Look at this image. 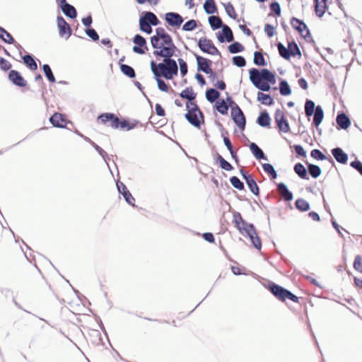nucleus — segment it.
I'll list each match as a JSON object with an SVG mask.
<instances>
[{
  "mask_svg": "<svg viewBox=\"0 0 362 362\" xmlns=\"http://www.w3.org/2000/svg\"><path fill=\"white\" fill-rule=\"evenodd\" d=\"M155 31V35L151 37L153 54L156 57L172 58L178 51L172 37L163 28H157Z\"/></svg>",
  "mask_w": 362,
  "mask_h": 362,
  "instance_id": "nucleus-1",
  "label": "nucleus"
},
{
  "mask_svg": "<svg viewBox=\"0 0 362 362\" xmlns=\"http://www.w3.org/2000/svg\"><path fill=\"white\" fill-rule=\"evenodd\" d=\"M150 65L154 76L172 80L177 76L178 67L177 62L171 58L163 59V62L158 64L151 61Z\"/></svg>",
  "mask_w": 362,
  "mask_h": 362,
  "instance_id": "nucleus-2",
  "label": "nucleus"
},
{
  "mask_svg": "<svg viewBox=\"0 0 362 362\" xmlns=\"http://www.w3.org/2000/svg\"><path fill=\"white\" fill-rule=\"evenodd\" d=\"M250 79L256 88L263 91H269L270 84L276 83L275 74L267 69L261 71L254 68L250 69Z\"/></svg>",
  "mask_w": 362,
  "mask_h": 362,
  "instance_id": "nucleus-3",
  "label": "nucleus"
},
{
  "mask_svg": "<svg viewBox=\"0 0 362 362\" xmlns=\"http://www.w3.org/2000/svg\"><path fill=\"white\" fill-rule=\"evenodd\" d=\"M186 109L187 110L185 115L186 119L194 127L200 128L201 125L204 123V117L197 104L191 102L187 103Z\"/></svg>",
  "mask_w": 362,
  "mask_h": 362,
  "instance_id": "nucleus-4",
  "label": "nucleus"
},
{
  "mask_svg": "<svg viewBox=\"0 0 362 362\" xmlns=\"http://www.w3.org/2000/svg\"><path fill=\"white\" fill-rule=\"evenodd\" d=\"M160 23L156 16L152 12H146L139 19L140 30L148 34L151 33V25H157Z\"/></svg>",
  "mask_w": 362,
  "mask_h": 362,
  "instance_id": "nucleus-5",
  "label": "nucleus"
},
{
  "mask_svg": "<svg viewBox=\"0 0 362 362\" xmlns=\"http://www.w3.org/2000/svg\"><path fill=\"white\" fill-rule=\"evenodd\" d=\"M119 117L113 113H103L97 118V122L112 129H117Z\"/></svg>",
  "mask_w": 362,
  "mask_h": 362,
  "instance_id": "nucleus-6",
  "label": "nucleus"
},
{
  "mask_svg": "<svg viewBox=\"0 0 362 362\" xmlns=\"http://www.w3.org/2000/svg\"><path fill=\"white\" fill-rule=\"evenodd\" d=\"M198 47L199 49L211 55H219L220 52L217 47L214 45L213 42L206 37H202L199 39L198 42Z\"/></svg>",
  "mask_w": 362,
  "mask_h": 362,
  "instance_id": "nucleus-7",
  "label": "nucleus"
},
{
  "mask_svg": "<svg viewBox=\"0 0 362 362\" xmlns=\"http://www.w3.org/2000/svg\"><path fill=\"white\" fill-rule=\"evenodd\" d=\"M274 119L279 130L284 133L290 132V126L288 122L284 115V112L281 110H276L274 114Z\"/></svg>",
  "mask_w": 362,
  "mask_h": 362,
  "instance_id": "nucleus-8",
  "label": "nucleus"
},
{
  "mask_svg": "<svg viewBox=\"0 0 362 362\" xmlns=\"http://www.w3.org/2000/svg\"><path fill=\"white\" fill-rule=\"evenodd\" d=\"M291 25L292 28L297 30L301 37L303 38L310 37V31L306 24L301 20L297 18H292L291 20Z\"/></svg>",
  "mask_w": 362,
  "mask_h": 362,
  "instance_id": "nucleus-9",
  "label": "nucleus"
},
{
  "mask_svg": "<svg viewBox=\"0 0 362 362\" xmlns=\"http://www.w3.org/2000/svg\"><path fill=\"white\" fill-rule=\"evenodd\" d=\"M231 117L237 126L243 130L245 127V117L241 109L236 104L231 109Z\"/></svg>",
  "mask_w": 362,
  "mask_h": 362,
  "instance_id": "nucleus-10",
  "label": "nucleus"
},
{
  "mask_svg": "<svg viewBox=\"0 0 362 362\" xmlns=\"http://www.w3.org/2000/svg\"><path fill=\"white\" fill-rule=\"evenodd\" d=\"M198 69L206 74H210V77L216 78V74L211 68V60L201 56L196 57Z\"/></svg>",
  "mask_w": 362,
  "mask_h": 362,
  "instance_id": "nucleus-11",
  "label": "nucleus"
},
{
  "mask_svg": "<svg viewBox=\"0 0 362 362\" xmlns=\"http://www.w3.org/2000/svg\"><path fill=\"white\" fill-rule=\"evenodd\" d=\"M242 234L247 233L253 246L260 250L262 247L261 240L257 235L255 228H238Z\"/></svg>",
  "mask_w": 362,
  "mask_h": 362,
  "instance_id": "nucleus-12",
  "label": "nucleus"
},
{
  "mask_svg": "<svg viewBox=\"0 0 362 362\" xmlns=\"http://www.w3.org/2000/svg\"><path fill=\"white\" fill-rule=\"evenodd\" d=\"M135 45L133 47V51L139 54H144L148 50L146 41L144 37L140 35H136L133 39Z\"/></svg>",
  "mask_w": 362,
  "mask_h": 362,
  "instance_id": "nucleus-13",
  "label": "nucleus"
},
{
  "mask_svg": "<svg viewBox=\"0 0 362 362\" xmlns=\"http://www.w3.org/2000/svg\"><path fill=\"white\" fill-rule=\"evenodd\" d=\"M49 122L55 127L64 128L66 127L68 119L64 115L55 112L50 117Z\"/></svg>",
  "mask_w": 362,
  "mask_h": 362,
  "instance_id": "nucleus-14",
  "label": "nucleus"
},
{
  "mask_svg": "<svg viewBox=\"0 0 362 362\" xmlns=\"http://www.w3.org/2000/svg\"><path fill=\"white\" fill-rule=\"evenodd\" d=\"M8 79L14 85L19 87H25L27 85L26 80L21 76V74L16 70H11L8 74Z\"/></svg>",
  "mask_w": 362,
  "mask_h": 362,
  "instance_id": "nucleus-15",
  "label": "nucleus"
},
{
  "mask_svg": "<svg viewBox=\"0 0 362 362\" xmlns=\"http://www.w3.org/2000/svg\"><path fill=\"white\" fill-rule=\"evenodd\" d=\"M57 26L61 36H66L69 37L71 35V30L70 25L62 16L57 17Z\"/></svg>",
  "mask_w": 362,
  "mask_h": 362,
  "instance_id": "nucleus-16",
  "label": "nucleus"
},
{
  "mask_svg": "<svg viewBox=\"0 0 362 362\" xmlns=\"http://www.w3.org/2000/svg\"><path fill=\"white\" fill-rule=\"evenodd\" d=\"M117 189L119 192V193H121L123 195L126 202L129 204H130L132 206H134L135 199L133 197L132 194L129 192V191L127 188L126 185L121 182H118L117 183Z\"/></svg>",
  "mask_w": 362,
  "mask_h": 362,
  "instance_id": "nucleus-17",
  "label": "nucleus"
},
{
  "mask_svg": "<svg viewBox=\"0 0 362 362\" xmlns=\"http://www.w3.org/2000/svg\"><path fill=\"white\" fill-rule=\"evenodd\" d=\"M314 10L317 16L322 17L328 9V0H313Z\"/></svg>",
  "mask_w": 362,
  "mask_h": 362,
  "instance_id": "nucleus-18",
  "label": "nucleus"
},
{
  "mask_svg": "<svg viewBox=\"0 0 362 362\" xmlns=\"http://www.w3.org/2000/svg\"><path fill=\"white\" fill-rule=\"evenodd\" d=\"M286 288L284 287L279 286L274 283H272L269 284V291L271 293L278 299L281 301L285 300L286 296Z\"/></svg>",
  "mask_w": 362,
  "mask_h": 362,
  "instance_id": "nucleus-19",
  "label": "nucleus"
},
{
  "mask_svg": "<svg viewBox=\"0 0 362 362\" xmlns=\"http://www.w3.org/2000/svg\"><path fill=\"white\" fill-rule=\"evenodd\" d=\"M286 288L284 287L279 286L274 283H272L269 284V291L271 293L278 299L281 301L285 300L286 296Z\"/></svg>",
  "mask_w": 362,
  "mask_h": 362,
  "instance_id": "nucleus-20",
  "label": "nucleus"
},
{
  "mask_svg": "<svg viewBox=\"0 0 362 362\" xmlns=\"http://www.w3.org/2000/svg\"><path fill=\"white\" fill-rule=\"evenodd\" d=\"M241 173L248 186L250 191L255 195L259 194V187L255 182V180L253 179L252 175H249L247 173L241 170Z\"/></svg>",
  "mask_w": 362,
  "mask_h": 362,
  "instance_id": "nucleus-21",
  "label": "nucleus"
},
{
  "mask_svg": "<svg viewBox=\"0 0 362 362\" xmlns=\"http://www.w3.org/2000/svg\"><path fill=\"white\" fill-rule=\"evenodd\" d=\"M165 21L172 26L179 27L183 22L180 15L176 13H168L165 14Z\"/></svg>",
  "mask_w": 362,
  "mask_h": 362,
  "instance_id": "nucleus-22",
  "label": "nucleus"
},
{
  "mask_svg": "<svg viewBox=\"0 0 362 362\" xmlns=\"http://www.w3.org/2000/svg\"><path fill=\"white\" fill-rule=\"evenodd\" d=\"M179 95L184 99H187V103H197L195 99L197 98V93L194 92L193 88L192 86L185 88L182 92L179 94Z\"/></svg>",
  "mask_w": 362,
  "mask_h": 362,
  "instance_id": "nucleus-23",
  "label": "nucleus"
},
{
  "mask_svg": "<svg viewBox=\"0 0 362 362\" xmlns=\"http://www.w3.org/2000/svg\"><path fill=\"white\" fill-rule=\"evenodd\" d=\"M332 153L336 160L340 163L345 164L348 160V156L340 148H335L332 150Z\"/></svg>",
  "mask_w": 362,
  "mask_h": 362,
  "instance_id": "nucleus-24",
  "label": "nucleus"
},
{
  "mask_svg": "<svg viewBox=\"0 0 362 362\" xmlns=\"http://www.w3.org/2000/svg\"><path fill=\"white\" fill-rule=\"evenodd\" d=\"M277 191L285 201H291L293 199V194L287 189L285 184L279 183L277 186Z\"/></svg>",
  "mask_w": 362,
  "mask_h": 362,
  "instance_id": "nucleus-25",
  "label": "nucleus"
},
{
  "mask_svg": "<svg viewBox=\"0 0 362 362\" xmlns=\"http://www.w3.org/2000/svg\"><path fill=\"white\" fill-rule=\"evenodd\" d=\"M60 6L62 8V11L66 16L71 18H76V11L73 6L70 5L69 4L66 3V1H65V4H60Z\"/></svg>",
  "mask_w": 362,
  "mask_h": 362,
  "instance_id": "nucleus-26",
  "label": "nucleus"
},
{
  "mask_svg": "<svg viewBox=\"0 0 362 362\" xmlns=\"http://www.w3.org/2000/svg\"><path fill=\"white\" fill-rule=\"evenodd\" d=\"M337 124L344 129H346L351 125V121L349 118L344 114L341 113L337 117Z\"/></svg>",
  "mask_w": 362,
  "mask_h": 362,
  "instance_id": "nucleus-27",
  "label": "nucleus"
},
{
  "mask_svg": "<svg viewBox=\"0 0 362 362\" xmlns=\"http://www.w3.org/2000/svg\"><path fill=\"white\" fill-rule=\"evenodd\" d=\"M295 173L302 179L308 180L307 170L303 164L298 163L294 165Z\"/></svg>",
  "mask_w": 362,
  "mask_h": 362,
  "instance_id": "nucleus-28",
  "label": "nucleus"
},
{
  "mask_svg": "<svg viewBox=\"0 0 362 362\" xmlns=\"http://www.w3.org/2000/svg\"><path fill=\"white\" fill-rule=\"evenodd\" d=\"M258 124L262 127H269L271 119L267 112H263L260 114L257 119Z\"/></svg>",
  "mask_w": 362,
  "mask_h": 362,
  "instance_id": "nucleus-29",
  "label": "nucleus"
},
{
  "mask_svg": "<svg viewBox=\"0 0 362 362\" xmlns=\"http://www.w3.org/2000/svg\"><path fill=\"white\" fill-rule=\"evenodd\" d=\"M324 117V112L320 106H317L315 108V112H314V118H313V123L315 125V127H317L320 125V124L322 122Z\"/></svg>",
  "mask_w": 362,
  "mask_h": 362,
  "instance_id": "nucleus-30",
  "label": "nucleus"
},
{
  "mask_svg": "<svg viewBox=\"0 0 362 362\" xmlns=\"http://www.w3.org/2000/svg\"><path fill=\"white\" fill-rule=\"evenodd\" d=\"M23 63L31 70L35 71L37 69V63L33 57L30 54H26L23 57Z\"/></svg>",
  "mask_w": 362,
  "mask_h": 362,
  "instance_id": "nucleus-31",
  "label": "nucleus"
},
{
  "mask_svg": "<svg viewBox=\"0 0 362 362\" xmlns=\"http://www.w3.org/2000/svg\"><path fill=\"white\" fill-rule=\"evenodd\" d=\"M257 100L266 105H272L274 103V100L269 95L262 92L257 93Z\"/></svg>",
  "mask_w": 362,
  "mask_h": 362,
  "instance_id": "nucleus-32",
  "label": "nucleus"
},
{
  "mask_svg": "<svg viewBox=\"0 0 362 362\" xmlns=\"http://www.w3.org/2000/svg\"><path fill=\"white\" fill-rule=\"evenodd\" d=\"M204 8L208 14H213L217 11L214 0H206L204 4Z\"/></svg>",
  "mask_w": 362,
  "mask_h": 362,
  "instance_id": "nucleus-33",
  "label": "nucleus"
},
{
  "mask_svg": "<svg viewBox=\"0 0 362 362\" xmlns=\"http://www.w3.org/2000/svg\"><path fill=\"white\" fill-rule=\"evenodd\" d=\"M216 160L219 163L220 167L226 171L233 170V166L226 160L220 154H217Z\"/></svg>",
  "mask_w": 362,
  "mask_h": 362,
  "instance_id": "nucleus-34",
  "label": "nucleus"
},
{
  "mask_svg": "<svg viewBox=\"0 0 362 362\" xmlns=\"http://www.w3.org/2000/svg\"><path fill=\"white\" fill-rule=\"evenodd\" d=\"M0 38L8 44H13L15 42V40L11 35L1 27H0Z\"/></svg>",
  "mask_w": 362,
  "mask_h": 362,
  "instance_id": "nucleus-35",
  "label": "nucleus"
},
{
  "mask_svg": "<svg viewBox=\"0 0 362 362\" xmlns=\"http://www.w3.org/2000/svg\"><path fill=\"white\" fill-rule=\"evenodd\" d=\"M216 107L218 112L221 115H226L228 110V105L224 100H217L216 103Z\"/></svg>",
  "mask_w": 362,
  "mask_h": 362,
  "instance_id": "nucleus-36",
  "label": "nucleus"
},
{
  "mask_svg": "<svg viewBox=\"0 0 362 362\" xmlns=\"http://www.w3.org/2000/svg\"><path fill=\"white\" fill-rule=\"evenodd\" d=\"M219 95L220 93H218V91L214 88H210L207 90L206 92V98L211 103H213L216 100H217Z\"/></svg>",
  "mask_w": 362,
  "mask_h": 362,
  "instance_id": "nucleus-37",
  "label": "nucleus"
},
{
  "mask_svg": "<svg viewBox=\"0 0 362 362\" xmlns=\"http://www.w3.org/2000/svg\"><path fill=\"white\" fill-rule=\"evenodd\" d=\"M135 127H136V124L129 122V121H127L126 119L120 120L119 119L117 129L120 128L121 129L128 131V130L134 129Z\"/></svg>",
  "mask_w": 362,
  "mask_h": 362,
  "instance_id": "nucleus-38",
  "label": "nucleus"
},
{
  "mask_svg": "<svg viewBox=\"0 0 362 362\" xmlns=\"http://www.w3.org/2000/svg\"><path fill=\"white\" fill-rule=\"evenodd\" d=\"M250 148L253 155L255 156L257 159H261L264 158L263 151L259 148V146L256 144L252 143L250 145Z\"/></svg>",
  "mask_w": 362,
  "mask_h": 362,
  "instance_id": "nucleus-39",
  "label": "nucleus"
},
{
  "mask_svg": "<svg viewBox=\"0 0 362 362\" xmlns=\"http://www.w3.org/2000/svg\"><path fill=\"white\" fill-rule=\"evenodd\" d=\"M120 69L122 72L129 78H134L136 74L134 69L127 64H121Z\"/></svg>",
  "mask_w": 362,
  "mask_h": 362,
  "instance_id": "nucleus-40",
  "label": "nucleus"
},
{
  "mask_svg": "<svg viewBox=\"0 0 362 362\" xmlns=\"http://www.w3.org/2000/svg\"><path fill=\"white\" fill-rule=\"evenodd\" d=\"M223 6L225 8L226 12L231 18L236 19L238 18V15L235 12V8L231 3L228 2L226 4H223Z\"/></svg>",
  "mask_w": 362,
  "mask_h": 362,
  "instance_id": "nucleus-41",
  "label": "nucleus"
},
{
  "mask_svg": "<svg viewBox=\"0 0 362 362\" xmlns=\"http://www.w3.org/2000/svg\"><path fill=\"white\" fill-rule=\"evenodd\" d=\"M308 170L309 173L313 178L318 177L322 173L320 168L318 165L314 164L308 165Z\"/></svg>",
  "mask_w": 362,
  "mask_h": 362,
  "instance_id": "nucleus-42",
  "label": "nucleus"
},
{
  "mask_svg": "<svg viewBox=\"0 0 362 362\" xmlns=\"http://www.w3.org/2000/svg\"><path fill=\"white\" fill-rule=\"evenodd\" d=\"M279 90L282 95H288L291 93L289 85L286 81H281L279 83Z\"/></svg>",
  "mask_w": 362,
  "mask_h": 362,
  "instance_id": "nucleus-43",
  "label": "nucleus"
},
{
  "mask_svg": "<svg viewBox=\"0 0 362 362\" xmlns=\"http://www.w3.org/2000/svg\"><path fill=\"white\" fill-rule=\"evenodd\" d=\"M209 22L214 29H218L222 25V21L218 16H210L209 18Z\"/></svg>",
  "mask_w": 362,
  "mask_h": 362,
  "instance_id": "nucleus-44",
  "label": "nucleus"
},
{
  "mask_svg": "<svg viewBox=\"0 0 362 362\" xmlns=\"http://www.w3.org/2000/svg\"><path fill=\"white\" fill-rule=\"evenodd\" d=\"M295 204L296 208L302 211H306L310 208L308 202L303 199H297Z\"/></svg>",
  "mask_w": 362,
  "mask_h": 362,
  "instance_id": "nucleus-45",
  "label": "nucleus"
},
{
  "mask_svg": "<svg viewBox=\"0 0 362 362\" xmlns=\"http://www.w3.org/2000/svg\"><path fill=\"white\" fill-rule=\"evenodd\" d=\"M155 80L157 82L158 88L163 92L168 93L170 87L165 83V82L161 78V77L154 76Z\"/></svg>",
  "mask_w": 362,
  "mask_h": 362,
  "instance_id": "nucleus-46",
  "label": "nucleus"
},
{
  "mask_svg": "<svg viewBox=\"0 0 362 362\" xmlns=\"http://www.w3.org/2000/svg\"><path fill=\"white\" fill-rule=\"evenodd\" d=\"M262 168L264 170L271 176L272 179L276 178L277 174L272 165L269 163H264L263 164Z\"/></svg>",
  "mask_w": 362,
  "mask_h": 362,
  "instance_id": "nucleus-47",
  "label": "nucleus"
},
{
  "mask_svg": "<svg viewBox=\"0 0 362 362\" xmlns=\"http://www.w3.org/2000/svg\"><path fill=\"white\" fill-rule=\"evenodd\" d=\"M228 50L233 54L238 53L244 50V47L240 42H235L228 46Z\"/></svg>",
  "mask_w": 362,
  "mask_h": 362,
  "instance_id": "nucleus-48",
  "label": "nucleus"
},
{
  "mask_svg": "<svg viewBox=\"0 0 362 362\" xmlns=\"http://www.w3.org/2000/svg\"><path fill=\"white\" fill-rule=\"evenodd\" d=\"M315 109V103L312 100H308L305 104V115L309 117L311 116L314 113Z\"/></svg>",
  "mask_w": 362,
  "mask_h": 362,
  "instance_id": "nucleus-49",
  "label": "nucleus"
},
{
  "mask_svg": "<svg viewBox=\"0 0 362 362\" xmlns=\"http://www.w3.org/2000/svg\"><path fill=\"white\" fill-rule=\"evenodd\" d=\"M279 54L284 59H288L291 57V54L288 52V48L284 47L281 43L277 45Z\"/></svg>",
  "mask_w": 362,
  "mask_h": 362,
  "instance_id": "nucleus-50",
  "label": "nucleus"
},
{
  "mask_svg": "<svg viewBox=\"0 0 362 362\" xmlns=\"http://www.w3.org/2000/svg\"><path fill=\"white\" fill-rule=\"evenodd\" d=\"M42 69H43V71H44L46 77L49 80V81H50L51 83H54L55 78L52 74V71L49 66L48 64H44L42 66Z\"/></svg>",
  "mask_w": 362,
  "mask_h": 362,
  "instance_id": "nucleus-51",
  "label": "nucleus"
},
{
  "mask_svg": "<svg viewBox=\"0 0 362 362\" xmlns=\"http://www.w3.org/2000/svg\"><path fill=\"white\" fill-rule=\"evenodd\" d=\"M222 32L227 42H230L233 40L232 30L228 25H225L223 26Z\"/></svg>",
  "mask_w": 362,
  "mask_h": 362,
  "instance_id": "nucleus-52",
  "label": "nucleus"
},
{
  "mask_svg": "<svg viewBox=\"0 0 362 362\" xmlns=\"http://www.w3.org/2000/svg\"><path fill=\"white\" fill-rule=\"evenodd\" d=\"M254 63L257 66H264L265 61L263 54L259 52H255L254 54Z\"/></svg>",
  "mask_w": 362,
  "mask_h": 362,
  "instance_id": "nucleus-53",
  "label": "nucleus"
},
{
  "mask_svg": "<svg viewBox=\"0 0 362 362\" xmlns=\"http://www.w3.org/2000/svg\"><path fill=\"white\" fill-rule=\"evenodd\" d=\"M230 182L231 185L237 189L243 190L244 189V185L238 177L233 176L230 177Z\"/></svg>",
  "mask_w": 362,
  "mask_h": 362,
  "instance_id": "nucleus-54",
  "label": "nucleus"
},
{
  "mask_svg": "<svg viewBox=\"0 0 362 362\" xmlns=\"http://www.w3.org/2000/svg\"><path fill=\"white\" fill-rule=\"evenodd\" d=\"M288 48L291 56H296V54H300V49L295 42L288 43Z\"/></svg>",
  "mask_w": 362,
  "mask_h": 362,
  "instance_id": "nucleus-55",
  "label": "nucleus"
},
{
  "mask_svg": "<svg viewBox=\"0 0 362 362\" xmlns=\"http://www.w3.org/2000/svg\"><path fill=\"white\" fill-rule=\"evenodd\" d=\"M197 26V21L195 20H190L183 25L182 29L185 31H191L195 29Z\"/></svg>",
  "mask_w": 362,
  "mask_h": 362,
  "instance_id": "nucleus-56",
  "label": "nucleus"
},
{
  "mask_svg": "<svg viewBox=\"0 0 362 362\" xmlns=\"http://www.w3.org/2000/svg\"><path fill=\"white\" fill-rule=\"evenodd\" d=\"M310 156L317 160H323L326 159V156L318 149H313L310 153Z\"/></svg>",
  "mask_w": 362,
  "mask_h": 362,
  "instance_id": "nucleus-57",
  "label": "nucleus"
},
{
  "mask_svg": "<svg viewBox=\"0 0 362 362\" xmlns=\"http://www.w3.org/2000/svg\"><path fill=\"white\" fill-rule=\"evenodd\" d=\"M233 62L235 65L239 67H243L245 66L246 62L243 57L242 56H235L233 57Z\"/></svg>",
  "mask_w": 362,
  "mask_h": 362,
  "instance_id": "nucleus-58",
  "label": "nucleus"
},
{
  "mask_svg": "<svg viewBox=\"0 0 362 362\" xmlns=\"http://www.w3.org/2000/svg\"><path fill=\"white\" fill-rule=\"evenodd\" d=\"M354 267L356 270L362 273V257L357 255L354 262Z\"/></svg>",
  "mask_w": 362,
  "mask_h": 362,
  "instance_id": "nucleus-59",
  "label": "nucleus"
},
{
  "mask_svg": "<svg viewBox=\"0 0 362 362\" xmlns=\"http://www.w3.org/2000/svg\"><path fill=\"white\" fill-rule=\"evenodd\" d=\"M11 68V64L6 59L0 57V69L3 71H8Z\"/></svg>",
  "mask_w": 362,
  "mask_h": 362,
  "instance_id": "nucleus-60",
  "label": "nucleus"
},
{
  "mask_svg": "<svg viewBox=\"0 0 362 362\" xmlns=\"http://www.w3.org/2000/svg\"><path fill=\"white\" fill-rule=\"evenodd\" d=\"M178 63H179V65H180V74H181L182 76H184L187 73V63L182 59H178Z\"/></svg>",
  "mask_w": 362,
  "mask_h": 362,
  "instance_id": "nucleus-61",
  "label": "nucleus"
},
{
  "mask_svg": "<svg viewBox=\"0 0 362 362\" xmlns=\"http://www.w3.org/2000/svg\"><path fill=\"white\" fill-rule=\"evenodd\" d=\"M271 10L275 13L276 16L281 15V7L279 3L273 2L270 5Z\"/></svg>",
  "mask_w": 362,
  "mask_h": 362,
  "instance_id": "nucleus-62",
  "label": "nucleus"
},
{
  "mask_svg": "<svg viewBox=\"0 0 362 362\" xmlns=\"http://www.w3.org/2000/svg\"><path fill=\"white\" fill-rule=\"evenodd\" d=\"M264 31L268 37H272L274 35V27L270 24H266L264 26Z\"/></svg>",
  "mask_w": 362,
  "mask_h": 362,
  "instance_id": "nucleus-63",
  "label": "nucleus"
},
{
  "mask_svg": "<svg viewBox=\"0 0 362 362\" xmlns=\"http://www.w3.org/2000/svg\"><path fill=\"white\" fill-rule=\"evenodd\" d=\"M351 165L356 169L362 175V163L358 160L351 162Z\"/></svg>",
  "mask_w": 362,
  "mask_h": 362,
  "instance_id": "nucleus-64",
  "label": "nucleus"
}]
</instances>
